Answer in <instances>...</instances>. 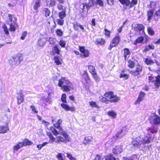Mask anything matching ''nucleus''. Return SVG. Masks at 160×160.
<instances>
[{"mask_svg":"<svg viewBox=\"0 0 160 160\" xmlns=\"http://www.w3.org/2000/svg\"><path fill=\"white\" fill-rule=\"evenodd\" d=\"M62 122V120L61 119H59L56 123L53 124L54 127L59 130V131H63L62 128L60 126Z\"/></svg>","mask_w":160,"mask_h":160,"instance_id":"dca6fc26","label":"nucleus"},{"mask_svg":"<svg viewBox=\"0 0 160 160\" xmlns=\"http://www.w3.org/2000/svg\"><path fill=\"white\" fill-rule=\"evenodd\" d=\"M128 71L131 74L135 76H137L140 75V72L142 71V67L140 66H138L137 67L135 70L130 71L128 70Z\"/></svg>","mask_w":160,"mask_h":160,"instance_id":"0eeeda50","label":"nucleus"},{"mask_svg":"<svg viewBox=\"0 0 160 160\" xmlns=\"http://www.w3.org/2000/svg\"><path fill=\"white\" fill-rule=\"evenodd\" d=\"M66 10L62 11L58 13V17L59 18L64 19L66 17Z\"/></svg>","mask_w":160,"mask_h":160,"instance_id":"393cba45","label":"nucleus"},{"mask_svg":"<svg viewBox=\"0 0 160 160\" xmlns=\"http://www.w3.org/2000/svg\"><path fill=\"white\" fill-rule=\"evenodd\" d=\"M120 99V98L116 95H114L112 97L110 102H118Z\"/></svg>","mask_w":160,"mask_h":160,"instance_id":"a878e982","label":"nucleus"},{"mask_svg":"<svg viewBox=\"0 0 160 160\" xmlns=\"http://www.w3.org/2000/svg\"><path fill=\"white\" fill-rule=\"evenodd\" d=\"M78 27H79L82 30H83L84 29L83 27L80 24H77L74 25V28H76Z\"/></svg>","mask_w":160,"mask_h":160,"instance_id":"680f3d73","label":"nucleus"},{"mask_svg":"<svg viewBox=\"0 0 160 160\" xmlns=\"http://www.w3.org/2000/svg\"><path fill=\"white\" fill-rule=\"evenodd\" d=\"M88 69L89 72L92 74L96 72L94 68L92 66H88Z\"/></svg>","mask_w":160,"mask_h":160,"instance_id":"e433bc0d","label":"nucleus"},{"mask_svg":"<svg viewBox=\"0 0 160 160\" xmlns=\"http://www.w3.org/2000/svg\"><path fill=\"white\" fill-rule=\"evenodd\" d=\"M96 42L98 44L103 45L105 43V40L103 38H98L96 40Z\"/></svg>","mask_w":160,"mask_h":160,"instance_id":"c85d7f7f","label":"nucleus"},{"mask_svg":"<svg viewBox=\"0 0 160 160\" xmlns=\"http://www.w3.org/2000/svg\"><path fill=\"white\" fill-rule=\"evenodd\" d=\"M100 100L103 102H106V103H108V101H109L107 99V98L105 97H100Z\"/></svg>","mask_w":160,"mask_h":160,"instance_id":"6e6d98bb","label":"nucleus"},{"mask_svg":"<svg viewBox=\"0 0 160 160\" xmlns=\"http://www.w3.org/2000/svg\"><path fill=\"white\" fill-rule=\"evenodd\" d=\"M10 28L9 29L10 31H14L16 29V28L18 27L17 24L15 22V23H10Z\"/></svg>","mask_w":160,"mask_h":160,"instance_id":"5701e85b","label":"nucleus"},{"mask_svg":"<svg viewBox=\"0 0 160 160\" xmlns=\"http://www.w3.org/2000/svg\"><path fill=\"white\" fill-rule=\"evenodd\" d=\"M79 48L80 51L82 53V56L85 57L88 56L89 54V52L88 50L85 49L84 47L79 46Z\"/></svg>","mask_w":160,"mask_h":160,"instance_id":"9d476101","label":"nucleus"},{"mask_svg":"<svg viewBox=\"0 0 160 160\" xmlns=\"http://www.w3.org/2000/svg\"><path fill=\"white\" fill-rule=\"evenodd\" d=\"M24 96L22 91H20L18 93V96L17 97L18 100V104H20L24 101Z\"/></svg>","mask_w":160,"mask_h":160,"instance_id":"9b49d317","label":"nucleus"},{"mask_svg":"<svg viewBox=\"0 0 160 160\" xmlns=\"http://www.w3.org/2000/svg\"><path fill=\"white\" fill-rule=\"evenodd\" d=\"M123 52V55L124 59L125 60H126L127 59V56L130 54V52L129 50L127 48H125L124 49Z\"/></svg>","mask_w":160,"mask_h":160,"instance_id":"bb28decb","label":"nucleus"},{"mask_svg":"<svg viewBox=\"0 0 160 160\" xmlns=\"http://www.w3.org/2000/svg\"><path fill=\"white\" fill-rule=\"evenodd\" d=\"M148 33L150 35H153L154 33V31L150 27H148Z\"/></svg>","mask_w":160,"mask_h":160,"instance_id":"e2e57ef3","label":"nucleus"},{"mask_svg":"<svg viewBox=\"0 0 160 160\" xmlns=\"http://www.w3.org/2000/svg\"><path fill=\"white\" fill-rule=\"evenodd\" d=\"M148 79L151 82H154L156 87H158L160 85V76L155 77L151 76L148 77Z\"/></svg>","mask_w":160,"mask_h":160,"instance_id":"423d86ee","label":"nucleus"},{"mask_svg":"<svg viewBox=\"0 0 160 160\" xmlns=\"http://www.w3.org/2000/svg\"><path fill=\"white\" fill-rule=\"evenodd\" d=\"M89 105L92 108H96L97 109H99V107L98 105L96 102H95L92 101L90 102H89Z\"/></svg>","mask_w":160,"mask_h":160,"instance_id":"cd10ccee","label":"nucleus"},{"mask_svg":"<svg viewBox=\"0 0 160 160\" xmlns=\"http://www.w3.org/2000/svg\"><path fill=\"white\" fill-rule=\"evenodd\" d=\"M143 40V38L142 37L138 38L137 39L133 42V43L134 44H136L138 43H141Z\"/></svg>","mask_w":160,"mask_h":160,"instance_id":"f704fd0d","label":"nucleus"},{"mask_svg":"<svg viewBox=\"0 0 160 160\" xmlns=\"http://www.w3.org/2000/svg\"><path fill=\"white\" fill-rule=\"evenodd\" d=\"M120 40V36L118 33H117L111 40L108 49L111 50L112 48L117 46L119 44Z\"/></svg>","mask_w":160,"mask_h":160,"instance_id":"20e7f679","label":"nucleus"},{"mask_svg":"<svg viewBox=\"0 0 160 160\" xmlns=\"http://www.w3.org/2000/svg\"><path fill=\"white\" fill-rule=\"evenodd\" d=\"M113 92H106L104 94V96L107 98L109 99L108 101H110V100H111L112 97L113 96Z\"/></svg>","mask_w":160,"mask_h":160,"instance_id":"aec40b11","label":"nucleus"},{"mask_svg":"<svg viewBox=\"0 0 160 160\" xmlns=\"http://www.w3.org/2000/svg\"><path fill=\"white\" fill-rule=\"evenodd\" d=\"M53 54L54 55V53H56L58 54H59L60 50L58 46H56L52 48Z\"/></svg>","mask_w":160,"mask_h":160,"instance_id":"473e14b6","label":"nucleus"},{"mask_svg":"<svg viewBox=\"0 0 160 160\" xmlns=\"http://www.w3.org/2000/svg\"><path fill=\"white\" fill-rule=\"evenodd\" d=\"M153 14V12L152 10H150L148 12V21H150L151 20Z\"/></svg>","mask_w":160,"mask_h":160,"instance_id":"ea45409f","label":"nucleus"},{"mask_svg":"<svg viewBox=\"0 0 160 160\" xmlns=\"http://www.w3.org/2000/svg\"><path fill=\"white\" fill-rule=\"evenodd\" d=\"M141 137H139L136 138V140H133L132 141V145L135 147L139 148L141 145L142 144V142H141Z\"/></svg>","mask_w":160,"mask_h":160,"instance_id":"6e6552de","label":"nucleus"},{"mask_svg":"<svg viewBox=\"0 0 160 160\" xmlns=\"http://www.w3.org/2000/svg\"><path fill=\"white\" fill-rule=\"evenodd\" d=\"M59 45L62 47H64L66 45V42L63 40H60L59 42Z\"/></svg>","mask_w":160,"mask_h":160,"instance_id":"052dcab7","label":"nucleus"},{"mask_svg":"<svg viewBox=\"0 0 160 160\" xmlns=\"http://www.w3.org/2000/svg\"><path fill=\"white\" fill-rule=\"evenodd\" d=\"M67 157L71 160H76L75 158H74L72 157L71 155L69 153H67Z\"/></svg>","mask_w":160,"mask_h":160,"instance_id":"0e129e2a","label":"nucleus"},{"mask_svg":"<svg viewBox=\"0 0 160 160\" xmlns=\"http://www.w3.org/2000/svg\"><path fill=\"white\" fill-rule=\"evenodd\" d=\"M128 66L129 67L131 68H133L134 67L135 64L132 61L129 60L128 61Z\"/></svg>","mask_w":160,"mask_h":160,"instance_id":"79ce46f5","label":"nucleus"},{"mask_svg":"<svg viewBox=\"0 0 160 160\" xmlns=\"http://www.w3.org/2000/svg\"><path fill=\"white\" fill-rule=\"evenodd\" d=\"M135 30L141 31L144 28V27L142 24H135L133 27Z\"/></svg>","mask_w":160,"mask_h":160,"instance_id":"6ab92c4d","label":"nucleus"},{"mask_svg":"<svg viewBox=\"0 0 160 160\" xmlns=\"http://www.w3.org/2000/svg\"><path fill=\"white\" fill-rule=\"evenodd\" d=\"M152 139L151 137H150L149 134H148V136L144 137L142 139L141 138L140 139L141 142H142V144H144L150 143V140Z\"/></svg>","mask_w":160,"mask_h":160,"instance_id":"f8f14e48","label":"nucleus"},{"mask_svg":"<svg viewBox=\"0 0 160 160\" xmlns=\"http://www.w3.org/2000/svg\"><path fill=\"white\" fill-rule=\"evenodd\" d=\"M92 75L93 77L94 78V80L96 82H98L100 80V78L98 77L96 72Z\"/></svg>","mask_w":160,"mask_h":160,"instance_id":"a18cd8bd","label":"nucleus"},{"mask_svg":"<svg viewBox=\"0 0 160 160\" xmlns=\"http://www.w3.org/2000/svg\"><path fill=\"white\" fill-rule=\"evenodd\" d=\"M154 48V47L153 45H149L145 47L143 51L144 52H146L149 50L150 49H153Z\"/></svg>","mask_w":160,"mask_h":160,"instance_id":"4c0bfd02","label":"nucleus"},{"mask_svg":"<svg viewBox=\"0 0 160 160\" xmlns=\"http://www.w3.org/2000/svg\"><path fill=\"white\" fill-rule=\"evenodd\" d=\"M22 144L23 147L24 146H27L28 145H31L32 143L27 139H25L23 142H21Z\"/></svg>","mask_w":160,"mask_h":160,"instance_id":"72a5a7b5","label":"nucleus"},{"mask_svg":"<svg viewBox=\"0 0 160 160\" xmlns=\"http://www.w3.org/2000/svg\"><path fill=\"white\" fill-rule=\"evenodd\" d=\"M8 16L9 17V19L8 21V22H12L11 23H15V22H16L17 19L15 17H13L11 14H9Z\"/></svg>","mask_w":160,"mask_h":160,"instance_id":"4be33fe9","label":"nucleus"},{"mask_svg":"<svg viewBox=\"0 0 160 160\" xmlns=\"http://www.w3.org/2000/svg\"><path fill=\"white\" fill-rule=\"evenodd\" d=\"M23 147V145L21 142H20L16 145H15L13 148V152L14 153L16 152L18 150Z\"/></svg>","mask_w":160,"mask_h":160,"instance_id":"a211bd4d","label":"nucleus"},{"mask_svg":"<svg viewBox=\"0 0 160 160\" xmlns=\"http://www.w3.org/2000/svg\"><path fill=\"white\" fill-rule=\"evenodd\" d=\"M53 60L57 65H59L61 64V63L60 61L59 58L58 56H55L54 57Z\"/></svg>","mask_w":160,"mask_h":160,"instance_id":"2f4dec72","label":"nucleus"},{"mask_svg":"<svg viewBox=\"0 0 160 160\" xmlns=\"http://www.w3.org/2000/svg\"><path fill=\"white\" fill-rule=\"evenodd\" d=\"M56 1L55 0H50L47 1L46 4L48 6H53L55 5Z\"/></svg>","mask_w":160,"mask_h":160,"instance_id":"b1692460","label":"nucleus"},{"mask_svg":"<svg viewBox=\"0 0 160 160\" xmlns=\"http://www.w3.org/2000/svg\"><path fill=\"white\" fill-rule=\"evenodd\" d=\"M50 130L52 131V133L54 135H57L59 134V132H58V131H57V130H56L54 127H51L50 128Z\"/></svg>","mask_w":160,"mask_h":160,"instance_id":"c03bdc74","label":"nucleus"},{"mask_svg":"<svg viewBox=\"0 0 160 160\" xmlns=\"http://www.w3.org/2000/svg\"><path fill=\"white\" fill-rule=\"evenodd\" d=\"M61 106L66 111L70 110L71 111H74L75 110V109L74 107H69L67 104L62 103L61 104Z\"/></svg>","mask_w":160,"mask_h":160,"instance_id":"ddd939ff","label":"nucleus"},{"mask_svg":"<svg viewBox=\"0 0 160 160\" xmlns=\"http://www.w3.org/2000/svg\"><path fill=\"white\" fill-rule=\"evenodd\" d=\"M157 129L156 128H150L148 129V133H154L157 132Z\"/></svg>","mask_w":160,"mask_h":160,"instance_id":"49530a36","label":"nucleus"},{"mask_svg":"<svg viewBox=\"0 0 160 160\" xmlns=\"http://www.w3.org/2000/svg\"><path fill=\"white\" fill-rule=\"evenodd\" d=\"M44 14H45V16L46 17H49L50 14L51 12L50 10L47 8H45L43 10Z\"/></svg>","mask_w":160,"mask_h":160,"instance_id":"58836bf2","label":"nucleus"},{"mask_svg":"<svg viewBox=\"0 0 160 160\" xmlns=\"http://www.w3.org/2000/svg\"><path fill=\"white\" fill-rule=\"evenodd\" d=\"M97 4H98L100 7H103V2L101 0H97Z\"/></svg>","mask_w":160,"mask_h":160,"instance_id":"69168bd1","label":"nucleus"},{"mask_svg":"<svg viewBox=\"0 0 160 160\" xmlns=\"http://www.w3.org/2000/svg\"><path fill=\"white\" fill-rule=\"evenodd\" d=\"M138 2L137 0H132L131 2H130V8H132L133 6L134 5H136Z\"/></svg>","mask_w":160,"mask_h":160,"instance_id":"864d4df0","label":"nucleus"},{"mask_svg":"<svg viewBox=\"0 0 160 160\" xmlns=\"http://www.w3.org/2000/svg\"><path fill=\"white\" fill-rule=\"evenodd\" d=\"M120 78H123L124 79L126 80L128 78L129 76L128 75L125 73H122L120 75Z\"/></svg>","mask_w":160,"mask_h":160,"instance_id":"09e8293b","label":"nucleus"},{"mask_svg":"<svg viewBox=\"0 0 160 160\" xmlns=\"http://www.w3.org/2000/svg\"><path fill=\"white\" fill-rule=\"evenodd\" d=\"M2 27L4 29V31L5 32V34L7 35H8L9 33L8 28L6 26L5 24H3L2 26Z\"/></svg>","mask_w":160,"mask_h":160,"instance_id":"3c124183","label":"nucleus"},{"mask_svg":"<svg viewBox=\"0 0 160 160\" xmlns=\"http://www.w3.org/2000/svg\"><path fill=\"white\" fill-rule=\"evenodd\" d=\"M104 31H105V33H104L105 35L106 36L109 38L110 37V31L106 29H104Z\"/></svg>","mask_w":160,"mask_h":160,"instance_id":"5fc2aeb1","label":"nucleus"},{"mask_svg":"<svg viewBox=\"0 0 160 160\" xmlns=\"http://www.w3.org/2000/svg\"><path fill=\"white\" fill-rule=\"evenodd\" d=\"M58 86L65 92H69L73 88L72 83L66 78L62 77L58 80Z\"/></svg>","mask_w":160,"mask_h":160,"instance_id":"f257e3e1","label":"nucleus"},{"mask_svg":"<svg viewBox=\"0 0 160 160\" xmlns=\"http://www.w3.org/2000/svg\"><path fill=\"white\" fill-rule=\"evenodd\" d=\"M9 130L8 125L5 126H0V133H4Z\"/></svg>","mask_w":160,"mask_h":160,"instance_id":"f3484780","label":"nucleus"},{"mask_svg":"<svg viewBox=\"0 0 160 160\" xmlns=\"http://www.w3.org/2000/svg\"><path fill=\"white\" fill-rule=\"evenodd\" d=\"M66 95L65 93L63 94L62 95V97H61V100L62 101L65 103L67 102V101H66Z\"/></svg>","mask_w":160,"mask_h":160,"instance_id":"603ef678","label":"nucleus"},{"mask_svg":"<svg viewBox=\"0 0 160 160\" xmlns=\"http://www.w3.org/2000/svg\"><path fill=\"white\" fill-rule=\"evenodd\" d=\"M122 151V149L120 146H116L113 148L112 152L115 154H118L121 153Z\"/></svg>","mask_w":160,"mask_h":160,"instance_id":"2eb2a0df","label":"nucleus"},{"mask_svg":"<svg viewBox=\"0 0 160 160\" xmlns=\"http://www.w3.org/2000/svg\"><path fill=\"white\" fill-rule=\"evenodd\" d=\"M145 62L148 65H151L154 63L153 60L150 58H147L145 59Z\"/></svg>","mask_w":160,"mask_h":160,"instance_id":"c9c22d12","label":"nucleus"},{"mask_svg":"<svg viewBox=\"0 0 160 160\" xmlns=\"http://www.w3.org/2000/svg\"><path fill=\"white\" fill-rule=\"evenodd\" d=\"M87 3L86 4V7L88 12L89 9L92 6L97 4V0H87Z\"/></svg>","mask_w":160,"mask_h":160,"instance_id":"1a4fd4ad","label":"nucleus"},{"mask_svg":"<svg viewBox=\"0 0 160 160\" xmlns=\"http://www.w3.org/2000/svg\"><path fill=\"white\" fill-rule=\"evenodd\" d=\"M105 160H116L112 155L109 154L105 157Z\"/></svg>","mask_w":160,"mask_h":160,"instance_id":"a19ab883","label":"nucleus"},{"mask_svg":"<svg viewBox=\"0 0 160 160\" xmlns=\"http://www.w3.org/2000/svg\"><path fill=\"white\" fill-rule=\"evenodd\" d=\"M145 95V93L143 92H141L138 96V99L135 102V104H139L143 99Z\"/></svg>","mask_w":160,"mask_h":160,"instance_id":"4468645a","label":"nucleus"},{"mask_svg":"<svg viewBox=\"0 0 160 160\" xmlns=\"http://www.w3.org/2000/svg\"><path fill=\"white\" fill-rule=\"evenodd\" d=\"M38 44L40 46H43L44 45L45 43L43 39H40L38 41Z\"/></svg>","mask_w":160,"mask_h":160,"instance_id":"8fccbe9b","label":"nucleus"},{"mask_svg":"<svg viewBox=\"0 0 160 160\" xmlns=\"http://www.w3.org/2000/svg\"><path fill=\"white\" fill-rule=\"evenodd\" d=\"M123 131L122 130L120 132L117 133L116 134V136L117 138H121L124 135V134H122Z\"/></svg>","mask_w":160,"mask_h":160,"instance_id":"bf43d9fd","label":"nucleus"},{"mask_svg":"<svg viewBox=\"0 0 160 160\" xmlns=\"http://www.w3.org/2000/svg\"><path fill=\"white\" fill-rule=\"evenodd\" d=\"M57 6H58V9L59 10H62V11L66 10V8L64 6H63V5H61L60 4H58V5Z\"/></svg>","mask_w":160,"mask_h":160,"instance_id":"de8ad7c7","label":"nucleus"},{"mask_svg":"<svg viewBox=\"0 0 160 160\" xmlns=\"http://www.w3.org/2000/svg\"><path fill=\"white\" fill-rule=\"evenodd\" d=\"M107 114L108 116L111 117L112 118H115L117 116V114L114 111H112L108 112Z\"/></svg>","mask_w":160,"mask_h":160,"instance_id":"412c9836","label":"nucleus"},{"mask_svg":"<svg viewBox=\"0 0 160 160\" xmlns=\"http://www.w3.org/2000/svg\"><path fill=\"white\" fill-rule=\"evenodd\" d=\"M23 56L20 54L17 55L15 57H13L9 60V62L12 66H17L23 60Z\"/></svg>","mask_w":160,"mask_h":160,"instance_id":"7ed1b4c3","label":"nucleus"},{"mask_svg":"<svg viewBox=\"0 0 160 160\" xmlns=\"http://www.w3.org/2000/svg\"><path fill=\"white\" fill-rule=\"evenodd\" d=\"M27 32H24L22 34V37L21 38V39L24 40L27 35Z\"/></svg>","mask_w":160,"mask_h":160,"instance_id":"774afa93","label":"nucleus"},{"mask_svg":"<svg viewBox=\"0 0 160 160\" xmlns=\"http://www.w3.org/2000/svg\"><path fill=\"white\" fill-rule=\"evenodd\" d=\"M40 6V2L39 0L36 2L33 6L34 9L35 10H37Z\"/></svg>","mask_w":160,"mask_h":160,"instance_id":"37998d69","label":"nucleus"},{"mask_svg":"<svg viewBox=\"0 0 160 160\" xmlns=\"http://www.w3.org/2000/svg\"><path fill=\"white\" fill-rule=\"evenodd\" d=\"M56 22L58 24L62 26L64 24V19L59 18L56 19Z\"/></svg>","mask_w":160,"mask_h":160,"instance_id":"c756f323","label":"nucleus"},{"mask_svg":"<svg viewBox=\"0 0 160 160\" xmlns=\"http://www.w3.org/2000/svg\"><path fill=\"white\" fill-rule=\"evenodd\" d=\"M92 138L91 137H85L84 141L83 143L87 144L92 142Z\"/></svg>","mask_w":160,"mask_h":160,"instance_id":"7c9ffc66","label":"nucleus"},{"mask_svg":"<svg viewBox=\"0 0 160 160\" xmlns=\"http://www.w3.org/2000/svg\"><path fill=\"white\" fill-rule=\"evenodd\" d=\"M56 33L57 35L61 36L62 35L63 32L60 29H58L56 31Z\"/></svg>","mask_w":160,"mask_h":160,"instance_id":"4d7b16f0","label":"nucleus"},{"mask_svg":"<svg viewBox=\"0 0 160 160\" xmlns=\"http://www.w3.org/2000/svg\"><path fill=\"white\" fill-rule=\"evenodd\" d=\"M50 142L51 143L53 142H56V138H54L53 136L52 135V136H51L50 138Z\"/></svg>","mask_w":160,"mask_h":160,"instance_id":"338daca9","label":"nucleus"},{"mask_svg":"<svg viewBox=\"0 0 160 160\" xmlns=\"http://www.w3.org/2000/svg\"><path fill=\"white\" fill-rule=\"evenodd\" d=\"M59 134L61 135L62 136H58L56 137V142H62L66 143L71 142L72 139L65 131H59Z\"/></svg>","mask_w":160,"mask_h":160,"instance_id":"f03ea898","label":"nucleus"},{"mask_svg":"<svg viewBox=\"0 0 160 160\" xmlns=\"http://www.w3.org/2000/svg\"><path fill=\"white\" fill-rule=\"evenodd\" d=\"M150 123L155 125H160V117L155 114L150 116L149 118Z\"/></svg>","mask_w":160,"mask_h":160,"instance_id":"39448f33","label":"nucleus"},{"mask_svg":"<svg viewBox=\"0 0 160 160\" xmlns=\"http://www.w3.org/2000/svg\"><path fill=\"white\" fill-rule=\"evenodd\" d=\"M56 157L58 160H63L62 154L61 153H58Z\"/></svg>","mask_w":160,"mask_h":160,"instance_id":"13d9d810","label":"nucleus"}]
</instances>
